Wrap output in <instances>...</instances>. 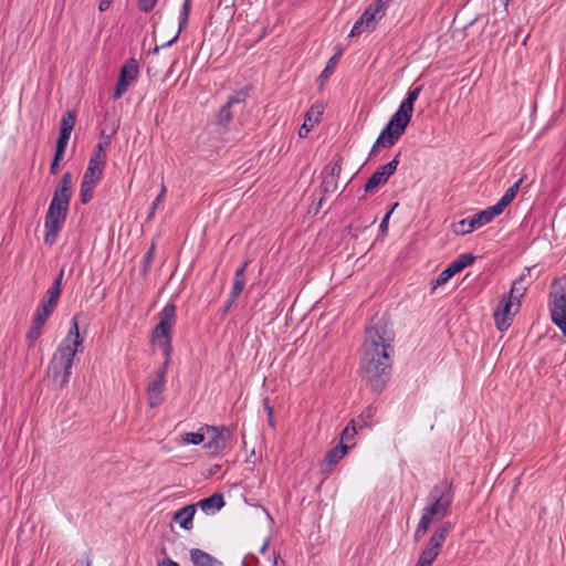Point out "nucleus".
Instances as JSON below:
<instances>
[{
	"mask_svg": "<svg viewBox=\"0 0 566 566\" xmlns=\"http://www.w3.org/2000/svg\"><path fill=\"white\" fill-rule=\"evenodd\" d=\"M365 334L359 371L370 390L380 394L391 375L394 335L382 319L366 327Z\"/></svg>",
	"mask_w": 566,
	"mask_h": 566,
	"instance_id": "nucleus-1",
	"label": "nucleus"
},
{
	"mask_svg": "<svg viewBox=\"0 0 566 566\" xmlns=\"http://www.w3.org/2000/svg\"><path fill=\"white\" fill-rule=\"evenodd\" d=\"M82 344L83 338L80 336L77 317L74 316L66 337L61 342L49 364V373L54 381H59L60 388L67 385L74 357Z\"/></svg>",
	"mask_w": 566,
	"mask_h": 566,
	"instance_id": "nucleus-2",
	"label": "nucleus"
},
{
	"mask_svg": "<svg viewBox=\"0 0 566 566\" xmlns=\"http://www.w3.org/2000/svg\"><path fill=\"white\" fill-rule=\"evenodd\" d=\"M454 499L452 483L447 479L432 486L428 494V505L422 510L423 517L431 523L441 521L449 513Z\"/></svg>",
	"mask_w": 566,
	"mask_h": 566,
	"instance_id": "nucleus-3",
	"label": "nucleus"
},
{
	"mask_svg": "<svg viewBox=\"0 0 566 566\" xmlns=\"http://www.w3.org/2000/svg\"><path fill=\"white\" fill-rule=\"evenodd\" d=\"M177 307L168 303L159 313V323L150 332V343L156 344L167 358L171 359L172 354V329L176 323Z\"/></svg>",
	"mask_w": 566,
	"mask_h": 566,
	"instance_id": "nucleus-4",
	"label": "nucleus"
},
{
	"mask_svg": "<svg viewBox=\"0 0 566 566\" xmlns=\"http://www.w3.org/2000/svg\"><path fill=\"white\" fill-rule=\"evenodd\" d=\"M412 117V113L399 105L398 109L390 117L378 138L371 147L369 156H373L378 148H390L405 134Z\"/></svg>",
	"mask_w": 566,
	"mask_h": 566,
	"instance_id": "nucleus-5",
	"label": "nucleus"
},
{
	"mask_svg": "<svg viewBox=\"0 0 566 566\" xmlns=\"http://www.w3.org/2000/svg\"><path fill=\"white\" fill-rule=\"evenodd\" d=\"M548 305L552 322L566 336V275L552 282Z\"/></svg>",
	"mask_w": 566,
	"mask_h": 566,
	"instance_id": "nucleus-6",
	"label": "nucleus"
},
{
	"mask_svg": "<svg viewBox=\"0 0 566 566\" xmlns=\"http://www.w3.org/2000/svg\"><path fill=\"white\" fill-rule=\"evenodd\" d=\"M69 209V206L51 200L44 219V242L46 244L52 245L55 242L66 221Z\"/></svg>",
	"mask_w": 566,
	"mask_h": 566,
	"instance_id": "nucleus-7",
	"label": "nucleus"
},
{
	"mask_svg": "<svg viewBox=\"0 0 566 566\" xmlns=\"http://www.w3.org/2000/svg\"><path fill=\"white\" fill-rule=\"evenodd\" d=\"M208 437V441L203 444V448L211 455H220L229 446L232 437V430L226 426H210L205 424L201 427Z\"/></svg>",
	"mask_w": 566,
	"mask_h": 566,
	"instance_id": "nucleus-8",
	"label": "nucleus"
},
{
	"mask_svg": "<svg viewBox=\"0 0 566 566\" xmlns=\"http://www.w3.org/2000/svg\"><path fill=\"white\" fill-rule=\"evenodd\" d=\"M170 360L165 358L161 366L155 371L154 375H150L147 379L146 394L147 402L150 408H156L164 401L163 392L166 385V376Z\"/></svg>",
	"mask_w": 566,
	"mask_h": 566,
	"instance_id": "nucleus-9",
	"label": "nucleus"
},
{
	"mask_svg": "<svg viewBox=\"0 0 566 566\" xmlns=\"http://www.w3.org/2000/svg\"><path fill=\"white\" fill-rule=\"evenodd\" d=\"M521 302H515L507 295L503 294L497 306L493 311L495 327L500 332L509 329L512 325L513 317L518 313Z\"/></svg>",
	"mask_w": 566,
	"mask_h": 566,
	"instance_id": "nucleus-10",
	"label": "nucleus"
},
{
	"mask_svg": "<svg viewBox=\"0 0 566 566\" xmlns=\"http://www.w3.org/2000/svg\"><path fill=\"white\" fill-rule=\"evenodd\" d=\"M139 73L138 63L134 57L128 59L119 70L118 80L113 93V99H118L128 87L137 81Z\"/></svg>",
	"mask_w": 566,
	"mask_h": 566,
	"instance_id": "nucleus-11",
	"label": "nucleus"
},
{
	"mask_svg": "<svg viewBox=\"0 0 566 566\" xmlns=\"http://www.w3.org/2000/svg\"><path fill=\"white\" fill-rule=\"evenodd\" d=\"M497 214L494 210L489 207L478 213H474L471 217L460 220L454 227V232L457 234H469L475 229H479L488 223H490Z\"/></svg>",
	"mask_w": 566,
	"mask_h": 566,
	"instance_id": "nucleus-12",
	"label": "nucleus"
},
{
	"mask_svg": "<svg viewBox=\"0 0 566 566\" xmlns=\"http://www.w3.org/2000/svg\"><path fill=\"white\" fill-rule=\"evenodd\" d=\"M474 261L475 256L470 253L460 254L431 281V290L434 291L438 286L446 284L453 275L471 265Z\"/></svg>",
	"mask_w": 566,
	"mask_h": 566,
	"instance_id": "nucleus-13",
	"label": "nucleus"
},
{
	"mask_svg": "<svg viewBox=\"0 0 566 566\" xmlns=\"http://www.w3.org/2000/svg\"><path fill=\"white\" fill-rule=\"evenodd\" d=\"M400 153H398L389 163L380 166L366 181L364 186L365 192H371L379 186L385 185L388 179L396 172L399 165Z\"/></svg>",
	"mask_w": 566,
	"mask_h": 566,
	"instance_id": "nucleus-14",
	"label": "nucleus"
},
{
	"mask_svg": "<svg viewBox=\"0 0 566 566\" xmlns=\"http://www.w3.org/2000/svg\"><path fill=\"white\" fill-rule=\"evenodd\" d=\"M382 17L380 11L369 4L354 23L349 36H358L361 33L374 31Z\"/></svg>",
	"mask_w": 566,
	"mask_h": 566,
	"instance_id": "nucleus-15",
	"label": "nucleus"
},
{
	"mask_svg": "<svg viewBox=\"0 0 566 566\" xmlns=\"http://www.w3.org/2000/svg\"><path fill=\"white\" fill-rule=\"evenodd\" d=\"M250 92V86H244L243 88L237 91L233 95L229 96L227 103L220 108L217 115L218 124L227 127L229 123L232 120L233 114L231 108L237 104H243Z\"/></svg>",
	"mask_w": 566,
	"mask_h": 566,
	"instance_id": "nucleus-16",
	"label": "nucleus"
},
{
	"mask_svg": "<svg viewBox=\"0 0 566 566\" xmlns=\"http://www.w3.org/2000/svg\"><path fill=\"white\" fill-rule=\"evenodd\" d=\"M453 528V524L450 521H444L441 523L432 533L429 541L427 542L424 548L430 549L437 554L440 553L443 544L450 532Z\"/></svg>",
	"mask_w": 566,
	"mask_h": 566,
	"instance_id": "nucleus-17",
	"label": "nucleus"
},
{
	"mask_svg": "<svg viewBox=\"0 0 566 566\" xmlns=\"http://www.w3.org/2000/svg\"><path fill=\"white\" fill-rule=\"evenodd\" d=\"M532 283L531 268H526L525 272L513 281L511 290L506 295L515 302H521Z\"/></svg>",
	"mask_w": 566,
	"mask_h": 566,
	"instance_id": "nucleus-18",
	"label": "nucleus"
},
{
	"mask_svg": "<svg viewBox=\"0 0 566 566\" xmlns=\"http://www.w3.org/2000/svg\"><path fill=\"white\" fill-rule=\"evenodd\" d=\"M190 9H191V0H184V4H182L180 13H179V27H178L177 33L168 42H166L161 45H156L154 49L149 50L148 54H157L161 49L172 45L178 40L180 32L182 30H185L188 25Z\"/></svg>",
	"mask_w": 566,
	"mask_h": 566,
	"instance_id": "nucleus-19",
	"label": "nucleus"
},
{
	"mask_svg": "<svg viewBox=\"0 0 566 566\" xmlns=\"http://www.w3.org/2000/svg\"><path fill=\"white\" fill-rule=\"evenodd\" d=\"M189 556L193 566H223L221 560L200 548H191Z\"/></svg>",
	"mask_w": 566,
	"mask_h": 566,
	"instance_id": "nucleus-20",
	"label": "nucleus"
},
{
	"mask_svg": "<svg viewBox=\"0 0 566 566\" xmlns=\"http://www.w3.org/2000/svg\"><path fill=\"white\" fill-rule=\"evenodd\" d=\"M196 513V505L195 504H188L184 506L182 509L175 512L172 520L177 523H179L180 527L189 531L193 526V516Z\"/></svg>",
	"mask_w": 566,
	"mask_h": 566,
	"instance_id": "nucleus-21",
	"label": "nucleus"
},
{
	"mask_svg": "<svg viewBox=\"0 0 566 566\" xmlns=\"http://www.w3.org/2000/svg\"><path fill=\"white\" fill-rule=\"evenodd\" d=\"M75 123H76V114H75V112L74 111H67L63 115V117L61 119L60 133H59L57 140H62V142L69 143L71 133L74 129Z\"/></svg>",
	"mask_w": 566,
	"mask_h": 566,
	"instance_id": "nucleus-22",
	"label": "nucleus"
},
{
	"mask_svg": "<svg viewBox=\"0 0 566 566\" xmlns=\"http://www.w3.org/2000/svg\"><path fill=\"white\" fill-rule=\"evenodd\" d=\"M522 181H523L522 179H518L516 182H514L504 192V195L499 200V202L491 207L497 216L501 214L504 211V209L514 200V198L516 197V193H517V191L520 189V186H521Z\"/></svg>",
	"mask_w": 566,
	"mask_h": 566,
	"instance_id": "nucleus-23",
	"label": "nucleus"
},
{
	"mask_svg": "<svg viewBox=\"0 0 566 566\" xmlns=\"http://www.w3.org/2000/svg\"><path fill=\"white\" fill-rule=\"evenodd\" d=\"M323 114L321 107L312 106L305 114V122L301 126L298 135L300 137H306L308 132L314 127L315 124L319 123V117Z\"/></svg>",
	"mask_w": 566,
	"mask_h": 566,
	"instance_id": "nucleus-24",
	"label": "nucleus"
},
{
	"mask_svg": "<svg viewBox=\"0 0 566 566\" xmlns=\"http://www.w3.org/2000/svg\"><path fill=\"white\" fill-rule=\"evenodd\" d=\"M223 495L214 493L209 497L202 499L198 505L205 513H214L224 506Z\"/></svg>",
	"mask_w": 566,
	"mask_h": 566,
	"instance_id": "nucleus-25",
	"label": "nucleus"
},
{
	"mask_svg": "<svg viewBox=\"0 0 566 566\" xmlns=\"http://www.w3.org/2000/svg\"><path fill=\"white\" fill-rule=\"evenodd\" d=\"M366 427V422L361 419H352L344 428L340 434V443L348 442L354 439L358 430Z\"/></svg>",
	"mask_w": 566,
	"mask_h": 566,
	"instance_id": "nucleus-26",
	"label": "nucleus"
},
{
	"mask_svg": "<svg viewBox=\"0 0 566 566\" xmlns=\"http://www.w3.org/2000/svg\"><path fill=\"white\" fill-rule=\"evenodd\" d=\"M352 446L339 443L338 446L332 448L325 455L324 462L334 465L337 464L344 455L347 453L348 449Z\"/></svg>",
	"mask_w": 566,
	"mask_h": 566,
	"instance_id": "nucleus-27",
	"label": "nucleus"
},
{
	"mask_svg": "<svg viewBox=\"0 0 566 566\" xmlns=\"http://www.w3.org/2000/svg\"><path fill=\"white\" fill-rule=\"evenodd\" d=\"M66 147H67V143L66 142H62V140H57L56 139L53 159H52V163L50 165V174L51 175H53V176L57 175V172L60 170V161L64 157Z\"/></svg>",
	"mask_w": 566,
	"mask_h": 566,
	"instance_id": "nucleus-28",
	"label": "nucleus"
},
{
	"mask_svg": "<svg viewBox=\"0 0 566 566\" xmlns=\"http://www.w3.org/2000/svg\"><path fill=\"white\" fill-rule=\"evenodd\" d=\"M105 167L88 161L82 180L97 185L103 177Z\"/></svg>",
	"mask_w": 566,
	"mask_h": 566,
	"instance_id": "nucleus-29",
	"label": "nucleus"
},
{
	"mask_svg": "<svg viewBox=\"0 0 566 566\" xmlns=\"http://www.w3.org/2000/svg\"><path fill=\"white\" fill-rule=\"evenodd\" d=\"M337 187H338V180H336L334 177H328L326 175H322V182L319 186V191L322 193V197L319 199L318 205L322 206L325 196L335 192L337 190Z\"/></svg>",
	"mask_w": 566,
	"mask_h": 566,
	"instance_id": "nucleus-30",
	"label": "nucleus"
},
{
	"mask_svg": "<svg viewBox=\"0 0 566 566\" xmlns=\"http://www.w3.org/2000/svg\"><path fill=\"white\" fill-rule=\"evenodd\" d=\"M340 52L334 54L326 63L324 70L318 76L319 84L323 85L334 73V70L336 67V64L338 63V60L340 57Z\"/></svg>",
	"mask_w": 566,
	"mask_h": 566,
	"instance_id": "nucleus-31",
	"label": "nucleus"
},
{
	"mask_svg": "<svg viewBox=\"0 0 566 566\" xmlns=\"http://www.w3.org/2000/svg\"><path fill=\"white\" fill-rule=\"evenodd\" d=\"M343 158L340 156H336L333 161H331L322 171V175H326L328 177H334L336 180L339 178V174L342 171Z\"/></svg>",
	"mask_w": 566,
	"mask_h": 566,
	"instance_id": "nucleus-32",
	"label": "nucleus"
},
{
	"mask_svg": "<svg viewBox=\"0 0 566 566\" xmlns=\"http://www.w3.org/2000/svg\"><path fill=\"white\" fill-rule=\"evenodd\" d=\"M97 185L82 180L80 188V200L83 205H87L94 195V190Z\"/></svg>",
	"mask_w": 566,
	"mask_h": 566,
	"instance_id": "nucleus-33",
	"label": "nucleus"
},
{
	"mask_svg": "<svg viewBox=\"0 0 566 566\" xmlns=\"http://www.w3.org/2000/svg\"><path fill=\"white\" fill-rule=\"evenodd\" d=\"M106 148L107 147H105L101 144H97L94 147L93 154L88 161L93 163L95 165L106 167V160H107V156H106V151H105Z\"/></svg>",
	"mask_w": 566,
	"mask_h": 566,
	"instance_id": "nucleus-34",
	"label": "nucleus"
},
{
	"mask_svg": "<svg viewBox=\"0 0 566 566\" xmlns=\"http://www.w3.org/2000/svg\"><path fill=\"white\" fill-rule=\"evenodd\" d=\"M422 86H417L408 91L406 98L400 103L402 107L413 113V104L421 93Z\"/></svg>",
	"mask_w": 566,
	"mask_h": 566,
	"instance_id": "nucleus-35",
	"label": "nucleus"
},
{
	"mask_svg": "<svg viewBox=\"0 0 566 566\" xmlns=\"http://www.w3.org/2000/svg\"><path fill=\"white\" fill-rule=\"evenodd\" d=\"M205 437L206 433L200 428L197 432H185L181 436V440L184 443L198 446L205 441Z\"/></svg>",
	"mask_w": 566,
	"mask_h": 566,
	"instance_id": "nucleus-36",
	"label": "nucleus"
},
{
	"mask_svg": "<svg viewBox=\"0 0 566 566\" xmlns=\"http://www.w3.org/2000/svg\"><path fill=\"white\" fill-rule=\"evenodd\" d=\"M431 524L430 520L421 516L413 533V541L419 542L420 538L429 531Z\"/></svg>",
	"mask_w": 566,
	"mask_h": 566,
	"instance_id": "nucleus-37",
	"label": "nucleus"
},
{
	"mask_svg": "<svg viewBox=\"0 0 566 566\" xmlns=\"http://www.w3.org/2000/svg\"><path fill=\"white\" fill-rule=\"evenodd\" d=\"M71 198H72L71 192L55 188V190L53 192L52 201H57V202H61V203L70 207Z\"/></svg>",
	"mask_w": 566,
	"mask_h": 566,
	"instance_id": "nucleus-38",
	"label": "nucleus"
},
{
	"mask_svg": "<svg viewBox=\"0 0 566 566\" xmlns=\"http://www.w3.org/2000/svg\"><path fill=\"white\" fill-rule=\"evenodd\" d=\"M59 189H62V190H66L69 192L72 193V188H73V176L70 171H65L61 179H60V184L59 186L56 187Z\"/></svg>",
	"mask_w": 566,
	"mask_h": 566,
	"instance_id": "nucleus-39",
	"label": "nucleus"
},
{
	"mask_svg": "<svg viewBox=\"0 0 566 566\" xmlns=\"http://www.w3.org/2000/svg\"><path fill=\"white\" fill-rule=\"evenodd\" d=\"M438 555L439 554L423 547L422 551L420 552L418 560L423 562L428 566H432Z\"/></svg>",
	"mask_w": 566,
	"mask_h": 566,
	"instance_id": "nucleus-40",
	"label": "nucleus"
},
{
	"mask_svg": "<svg viewBox=\"0 0 566 566\" xmlns=\"http://www.w3.org/2000/svg\"><path fill=\"white\" fill-rule=\"evenodd\" d=\"M61 292L62 290L59 289L57 286H54L53 284L49 287L48 290V300L45 302H48V305H57V302H59V298H60V295H61Z\"/></svg>",
	"mask_w": 566,
	"mask_h": 566,
	"instance_id": "nucleus-41",
	"label": "nucleus"
},
{
	"mask_svg": "<svg viewBox=\"0 0 566 566\" xmlns=\"http://www.w3.org/2000/svg\"><path fill=\"white\" fill-rule=\"evenodd\" d=\"M55 305H48V302L42 301L35 310V314H40L43 318L48 319L49 316L54 312Z\"/></svg>",
	"mask_w": 566,
	"mask_h": 566,
	"instance_id": "nucleus-42",
	"label": "nucleus"
},
{
	"mask_svg": "<svg viewBox=\"0 0 566 566\" xmlns=\"http://www.w3.org/2000/svg\"><path fill=\"white\" fill-rule=\"evenodd\" d=\"M245 285V280H233L232 289L230 292V296H232V300H237L240 294L242 293Z\"/></svg>",
	"mask_w": 566,
	"mask_h": 566,
	"instance_id": "nucleus-43",
	"label": "nucleus"
},
{
	"mask_svg": "<svg viewBox=\"0 0 566 566\" xmlns=\"http://www.w3.org/2000/svg\"><path fill=\"white\" fill-rule=\"evenodd\" d=\"M263 407H264V409L266 411V415H268V424L271 428H275L274 411H273V407L270 405V399L269 398H264L263 399Z\"/></svg>",
	"mask_w": 566,
	"mask_h": 566,
	"instance_id": "nucleus-44",
	"label": "nucleus"
},
{
	"mask_svg": "<svg viewBox=\"0 0 566 566\" xmlns=\"http://www.w3.org/2000/svg\"><path fill=\"white\" fill-rule=\"evenodd\" d=\"M41 334L42 329L35 328L33 326L30 327L25 335L27 340L29 342V347H32L34 345V343L40 338Z\"/></svg>",
	"mask_w": 566,
	"mask_h": 566,
	"instance_id": "nucleus-45",
	"label": "nucleus"
},
{
	"mask_svg": "<svg viewBox=\"0 0 566 566\" xmlns=\"http://www.w3.org/2000/svg\"><path fill=\"white\" fill-rule=\"evenodd\" d=\"M376 413V408L373 406H368L356 419H361L366 422V427L370 424L371 418Z\"/></svg>",
	"mask_w": 566,
	"mask_h": 566,
	"instance_id": "nucleus-46",
	"label": "nucleus"
},
{
	"mask_svg": "<svg viewBox=\"0 0 566 566\" xmlns=\"http://www.w3.org/2000/svg\"><path fill=\"white\" fill-rule=\"evenodd\" d=\"M396 207H398V202L394 203L389 211L385 214V217L382 218L381 222H380V226H379V230L382 234H386L387 230H388V222H389V218L392 213V211L396 209Z\"/></svg>",
	"mask_w": 566,
	"mask_h": 566,
	"instance_id": "nucleus-47",
	"label": "nucleus"
},
{
	"mask_svg": "<svg viewBox=\"0 0 566 566\" xmlns=\"http://www.w3.org/2000/svg\"><path fill=\"white\" fill-rule=\"evenodd\" d=\"M157 1L158 0H138V8L143 12H150L155 8Z\"/></svg>",
	"mask_w": 566,
	"mask_h": 566,
	"instance_id": "nucleus-48",
	"label": "nucleus"
},
{
	"mask_svg": "<svg viewBox=\"0 0 566 566\" xmlns=\"http://www.w3.org/2000/svg\"><path fill=\"white\" fill-rule=\"evenodd\" d=\"M391 1L392 0H375L374 2L370 3V6L373 8H376L378 11H380L381 15H385L386 10Z\"/></svg>",
	"mask_w": 566,
	"mask_h": 566,
	"instance_id": "nucleus-49",
	"label": "nucleus"
},
{
	"mask_svg": "<svg viewBox=\"0 0 566 566\" xmlns=\"http://www.w3.org/2000/svg\"><path fill=\"white\" fill-rule=\"evenodd\" d=\"M391 1L392 0H375L374 2L370 3V6L373 8H376L378 11H380L381 15H385L386 10Z\"/></svg>",
	"mask_w": 566,
	"mask_h": 566,
	"instance_id": "nucleus-50",
	"label": "nucleus"
},
{
	"mask_svg": "<svg viewBox=\"0 0 566 566\" xmlns=\"http://www.w3.org/2000/svg\"><path fill=\"white\" fill-rule=\"evenodd\" d=\"M165 193H166V188H165V186H163L160 192L158 193V196L156 197V199L151 203V209H150L148 219H150L154 216L158 205L163 201V199L165 197Z\"/></svg>",
	"mask_w": 566,
	"mask_h": 566,
	"instance_id": "nucleus-51",
	"label": "nucleus"
},
{
	"mask_svg": "<svg viewBox=\"0 0 566 566\" xmlns=\"http://www.w3.org/2000/svg\"><path fill=\"white\" fill-rule=\"evenodd\" d=\"M154 254H155V244L153 243L144 255V263H145L144 270L145 271L148 270L150 263L153 262Z\"/></svg>",
	"mask_w": 566,
	"mask_h": 566,
	"instance_id": "nucleus-52",
	"label": "nucleus"
},
{
	"mask_svg": "<svg viewBox=\"0 0 566 566\" xmlns=\"http://www.w3.org/2000/svg\"><path fill=\"white\" fill-rule=\"evenodd\" d=\"M46 319L43 318L40 314H33V317H32V322H31V326L35 327V328H39V329H42V327L44 326Z\"/></svg>",
	"mask_w": 566,
	"mask_h": 566,
	"instance_id": "nucleus-53",
	"label": "nucleus"
},
{
	"mask_svg": "<svg viewBox=\"0 0 566 566\" xmlns=\"http://www.w3.org/2000/svg\"><path fill=\"white\" fill-rule=\"evenodd\" d=\"M249 265V260L244 261V263L238 268L234 272L235 280H245L244 274Z\"/></svg>",
	"mask_w": 566,
	"mask_h": 566,
	"instance_id": "nucleus-54",
	"label": "nucleus"
},
{
	"mask_svg": "<svg viewBox=\"0 0 566 566\" xmlns=\"http://www.w3.org/2000/svg\"><path fill=\"white\" fill-rule=\"evenodd\" d=\"M115 134V130H113L111 134H106L105 130H102L101 133V136H99V142L98 144L105 146V147H108L109 144H111V138H112V135Z\"/></svg>",
	"mask_w": 566,
	"mask_h": 566,
	"instance_id": "nucleus-55",
	"label": "nucleus"
},
{
	"mask_svg": "<svg viewBox=\"0 0 566 566\" xmlns=\"http://www.w3.org/2000/svg\"><path fill=\"white\" fill-rule=\"evenodd\" d=\"M114 0H99V3H98V10L101 12H105L109 9L111 4L113 3Z\"/></svg>",
	"mask_w": 566,
	"mask_h": 566,
	"instance_id": "nucleus-56",
	"label": "nucleus"
},
{
	"mask_svg": "<svg viewBox=\"0 0 566 566\" xmlns=\"http://www.w3.org/2000/svg\"><path fill=\"white\" fill-rule=\"evenodd\" d=\"M157 566H180L177 562L172 560L169 557L164 558L158 563Z\"/></svg>",
	"mask_w": 566,
	"mask_h": 566,
	"instance_id": "nucleus-57",
	"label": "nucleus"
},
{
	"mask_svg": "<svg viewBox=\"0 0 566 566\" xmlns=\"http://www.w3.org/2000/svg\"><path fill=\"white\" fill-rule=\"evenodd\" d=\"M237 300H232V296L229 295V300L227 301L224 308L222 311V315H227L230 308L233 306Z\"/></svg>",
	"mask_w": 566,
	"mask_h": 566,
	"instance_id": "nucleus-58",
	"label": "nucleus"
},
{
	"mask_svg": "<svg viewBox=\"0 0 566 566\" xmlns=\"http://www.w3.org/2000/svg\"><path fill=\"white\" fill-rule=\"evenodd\" d=\"M509 1L510 0H493V4L496 7L497 4L499 6H502L505 10L507 8V4H509Z\"/></svg>",
	"mask_w": 566,
	"mask_h": 566,
	"instance_id": "nucleus-59",
	"label": "nucleus"
},
{
	"mask_svg": "<svg viewBox=\"0 0 566 566\" xmlns=\"http://www.w3.org/2000/svg\"><path fill=\"white\" fill-rule=\"evenodd\" d=\"M226 4V7H233L234 1L232 0L230 3H228V0H220L218 6Z\"/></svg>",
	"mask_w": 566,
	"mask_h": 566,
	"instance_id": "nucleus-60",
	"label": "nucleus"
},
{
	"mask_svg": "<svg viewBox=\"0 0 566 566\" xmlns=\"http://www.w3.org/2000/svg\"><path fill=\"white\" fill-rule=\"evenodd\" d=\"M268 546H269V539H266V541L263 543V545H262V547H261V549H260V553H261V554H264V553H265V551H266V548H268Z\"/></svg>",
	"mask_w": 566,
	"mask_h": 566,
	"instance_id": "nucleus-61",
	"label": "nucleus"
},
{
	"mask_svg": "<svg viewBox=\"0 0 566 566\" xmlns=\"http://www.w3.org/2000/svg\"><path fill=\"white\" fill-rule=\"evenodd\" d=\"M64 266L60 270L59 274L56 275L55 279H60V281H63V277H64Z\"/></svg>",
	"mask_w": 566,
	"mask_h": 566,
	"instance_id": "nucleus-62",
	"label": "nucleus"
},
{
	"mask_svg": "<svg viewBox=\"0 0 566 566\" xmlns=\"http://www.w3.org/2000/svg\"><path fill=\"white\" fill-rule=\"evenodd\" d=\"M54 286H57L59 289L62 290V281H60V279H55L54 282L52 283Z\"/></svg>",
	"mask_w": 566,
	"mask_h": 566,
	"instance_id": "nucleus-63",
	"label": "nucleus"
},
{
	"mask_svg": "<svg viewBox=\"0 0 566 566\" xmlns=\"http://www.w3.org/2000/svg\"><path fill=\"white\" fill-rule=\"evenodd\" d=\"M86 566H91V562H90V560H87V564H86Z\"/></svg>",
	"mask_w": 566,
	"mask_h": 566,
	"instance_id": "nucleus-64",
	"label": "nucleus"
}]
</instances>
